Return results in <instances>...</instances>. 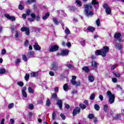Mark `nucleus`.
<instances>
[{
    "instance_id": "1",
    "label": "nucleus",
    "mask_w": 124,
    "mask_h": 124,
    "mask_svg": "<svg viewBox=\"0 0 124 124\" xmlns=\"http://www.w3.org/2000/svg\"><path fill=\"white\" fill-rule=\"evenodd\" d=\"M93 4H98V1L93 0L92 3L84 5V13L87 17H92L93 16V13L90 11V9L93 8Z\"/></svg>"
},
{
    "instance_id": "2",
    "label": "nucleus",
    "mask_w": 124,
    "mask_h": 124,
    "mask_svg": "<svg viewBox=\"0 0 124 124\" xmlns=\"http://www.w3.org/2000/svg\"><path fill=\"white\" fill-rule=\"evenodd\" d=\"M106 95L108 97V102L110 104H113L115 102V95L112 93L111 91H107Z\"/></svg>"
},
{
    "instance_id": "3",
    "label": "nucleus",
    "mask_w": 124,
    "mask_h": 124,
    "mask_svg": "<svg viewBox=\"0 0 124 124\" xmlns=\"http://www.w3.org/2000/svg\"><path fill=\"white\" fill-rule=\"evenodd\" d=\"M72 79L71 80V82L72 85L77 86V87L80 86V85L81 84V83L80 82V81L76 82V81H75V80H76V76H73L72 77Z\"/></svg>"
},
{
    "instance_id": "4",
    "label": "nucleus",
    "mask_w": 124,
    "mask_h": 124,
    "mask_svg": "<svg viewBox=\"0 0 124 124\" xmlns=\"http://www.w3.org/2000/svg\"><path fill=\"white\" fill-rule=\"evenodd\" d=\"M102 57H106V54L109 52V47L105 46L103 47L102 50Z\"/></svg>"
},
{
    "instance_id": "5",
    "label": "nucleus",
    "mask_w": 124,
    "mask_h": 124,
    "mask_svg": "<svg viewBox=\"0 0 124 124\" xmlns=\"http://www.w3.org/2000/svg\"><path fill=\"white\" fill-rule=\"evenodd\" d=\"M69 53V51L67 49L62 50L61 53H58V56H67L68 53Z\"/></svg>"
},
{
    "instance_id": "6",
    "label": "nucleus",
    "mask_w": 124,
    "mask_h": 124,
    "mask_svg": "<svg viewBox=\"0 0 124 124\" xmlns=\"http://www.w3.org/2000/svg\"><path fill=\"white\" fill-rule=\"evenodd\" d=\"M103 7L105 8V9H106V12L107 14L110 15V14H111V9L108 7V5H107V4H104Z\"/></svg>"
},
{
    "instance_id": "7",
    "label": "nucleus",
    "mask_w": 124,
    "mask_h": 124,
    "mask_svg": "<svg viewBox=\"0 0 124 124\" xmlns=\"http://www.w3.org/2000/svg\"><path fill=\"white\" fill-rule=\"evenodd\" d=\"M21 31H25L26 34L29 35L30 34V29L28 27H24L20 29Z\"/></svg>"
},
{
    "instance_id": "8",
    "label": "nucleus",
    "mask_w": 124,
    "mask_h": 124,
    "mask_svg": "<svg viewBox=\"0 0 124 124\" xmlns=\"http://www.w3.org/2000/svg\"><path fill=\"white\" fill-rule=\"evenodd\" d=\"M58 50H59V46L54 45L50 47L49 51L50 52H55V51H58Z\"/></svg>"
},
{
    "instance_id": "9",
    "label": "nucleus",
    "mask_w": 124,
    "mask_h": 124,
    "mask_svg": "<svg viewBox=\"0 0 124 124\" xmlns=\"http://www.w3.org/2000/svg\"><path fill=\"white\" fill-rule=\"evenodd\" d=\"M73 62L72 61H70V62H68L66 64V66L68 68L71 69L73 68L74 67V66H73Z\"/></svg>"
},
{
    "instance_id": "10",
    "label": "nucleus",
    "mask_w": 124,
    "mask_h": 124,
    "mask_svg": "<svg viewBox=\"0 0 124 124\" xmlns=\"http://www.w3.org/2000/svg\"><path fill=\"white\" fill-rule=\"evenodd\" d=\"M121 36H122V34L120 33H116L114 34V37L119 41H122L121 39Z\"/></svg>"
},
{
    "instance_id": "11",
    "label": "nucleus",
    "mask_w": 124,
    "mask_h": 124,
    "mask_svg": "<svg viewBox=\"0 0 124 124\" xmlns=\"http://www.w3.org/2000/svg\"><path fill=\"white\" fill-rule=\"evenodd\" d=\"M5 17L11 21H15L16 20L15 16H11L8 14L5 15Z\"/></svg>"
},
{
    "instance_id": "12",
    "label": "nucleus",
    "mask_w": 124,
    "mask_h": 124,
    "mask_svg": "<svg viewBox=\"0 0 124 124\" xmlns=\"http://www.w3.org/2000/svg\"><path fill=\"white\" fill-rule=\"evenodd\" d=\"M80 113V108L78 107L76 108L75 109H74L73 112V115L74 116H75L76 114H79Z\"/></svg>"
},
{
    "instance_id": "13",
    "label": "nucleus",
    "mask_w": 124,
    "mask_h": 124,
    "mask_svg": "<svg viewBox=\"0 0 124 124\" xmlns=\"http://www.w3.org/2000/svg\"><path fill=\"white\" fill-rule=\"evenodd\" d=\"M33 47H34V49H35V50H36V51H39V50L41 49V47L39 46L37 43H36L33 45Z\"/></svg>"
},
{
    "instance_id": "14",
    "label": "nucleus",
    "mask_w": 124,
    "mask_h": 124,
    "mask_svg": "<svg viewBox=\"0 0 124 124\" xmlns=\"http://www.w3.org/2000/svg\"><path fill=\"white\" fill-rule=\"evenodd\" d=\"M57 104L60 109L62 108V101L61 100H57Z\"/></svg>"
},
{
    "instance_id": "15",
    "label": "nucleus",
    "mask_w": 124,
    "mask_h": 124,
    "mask_svg": "<svg viewBox=\"0 0 124 124\" xmlns=\"http://www.w3.org/2000/svg\"><path fill=\"white\" fill-rule=\"evenodd\" d=\"M88 80L91 83H93L94 81V77L93 75H90L88 76Z\"/></svg>"
},
{
    "instance_id": "16",
    "label": "nucleus",
    "mask_w": 124,
    "mask_h": 124,
    "mask_svg": "<svg viewBox=\"0 0 124 124\" xmlns=\"http://www.w3.org/2000/svg\"><path fill=\"white\" fill-rule=\"evenodd\" d=\"M96 56H102V51L100 50H97L95 52Z\"/></svg>"
},
{
    "instance_id": "17",
    "label": "nucleus",
    "mask_w": 124,
    "mask_h": 124,
    "mask_svg": "<svg viewBox=\"0 0 124 124\" xmlns=\"http://www.w3.org/2000/svg\"><path fill=\"white\" fill-rule=\"evenodd\" d=\"M29 93H34V89L31 87H29L28 89Z\"/></svg>"
},
{
    "instance_id": "18",
    "label": "nucleus",
    "mask_w": 124,
    "mask_h": 124,
    "mask_svg": "<svg viewBox=\"0 0 124 124\" xmlns=\"http://www.w3.org/2000/svg\"><path fill=\"white\" fill-rule=\"evenodd\" d=\"M36 1V0H28L26 3V4H31V3H33V2H35Z\"/></svg>"
},
{
    "instance_id": "19",
    "label": "nucleus",
    "mask_w": 124,
    "mask_h": 124,
    "mask_svg": "<svg viewBox=\"0 0 124 124\" xmlns=\"http://www.w3.org/2000/svg\"><path fill=\"white\" fill-rule=\"evenodd\" d=\"M31 76L32 77H37V76H38V72H32L31 74Z\"/></svg>"
},
{
    "instance_id": "20",
    "label": "nucleus",
    "mask_w": 124,
    "mask_h": 124,
    "mask_svg": "<svg viewBox=\"0 0 124 124\" xmlns=\"http://www.w3.org/2000/svg\"><path fill=\"white\" fill-rule=\"evenodd\" d=\"M97 65H98V64L96 62L94 61L92 62V66L93 68H96V67H97Z\"/></svg>"
},
{
    "instance_id": "21",
    "label": "nucleus",
    "mask_w": 124,
    "mask_h": 124,
    "mask_svg": "<svg viewBox=\"0 0 124 124\" xmlns=\"http://www.w3.org/2000/svg\"><path fill=\"white\" fill-rule=\"evenodd\" d=\"M122 45L120 44H117L115 45V48L117 49V50H121L122 49Z\"/></svg>"
},
{
    "instance_id": "22",
    "label": "nucleus",
    "mask_w": 124,
    "mask_h": 124,
    "mask_svg": "<svg viewBox=\"0 0 124 124\" xmlns=\"http://www.w3.org/2000/svg\"><path fill=\"white\" fill-rule=\"evenodd\" d=\"M82 70L85 71V72H87V73L90 71V69H89V67L88 66H84L82 68Z\"/></svg>"
},
{
    "instance_id": "23",
    "label": "nucleus",
    "mask_w": 124,
    "mask_h": 124,
    "mask_svg": "<svg viewBox=\"0 0 124 124\" xmlns=\"http://www.w3.org/2000/svg\"><path fill=\"white\" fill-rule=\"evenodd\" d=\"M87 31H90V32H93L94 31V28L93 27H89L87 28Z\"/></svg>"
},
{
    "instance_id": "24",
    "label": "nucleus",
    "mask_w": 124,
    "mask_h": 124,
    "mask_svg": "<svg viewBox=\"0 0 124 124\" xmlns=\"http://www.w3.org/2000/svg\"><path fill=\"white\" fill-rule=\"evenodd\" d=\"M50 16V14L49 13H47L46 14V15L44 16H43V20H46V19L48 18V17Z\"/></svg>"
},
{
    "instance_id": "25",
    "label": "nucleus",
    "mask_w": 124,
    "mask_h": 124,
    "mask_svg": "<svg viewBox=\"0 0 124 124\" xmlns=\"http://www.w3.org/2000/svg\"><path fill=\"white\" fill-rule=\"evenodd\" d=\"M103 110L105 113H107V111H108V106L107 105H105L104 106Z\"/></svg>"
},
{
    "instance_id": "26",
    "label": "nucleus",
    "mask_w": 124,
    "mask_h": 124,
    "mask_svg": "<svg viewBox=\"0 0 124 124\" xmlns=\"http://www.w3.org/2000/svg\"><path fill=\"white\" fill-rule=\"evenodd\" d=\"M52 20L55 25H59V24H60V23L59 22V21H58L56 18L53 17Z\"/></svg>"
},
{
    "instance_id": "27",
    "label": "nucleus",
    "mask_w": 124,
    "mask_h": 124,
    "mask_svg": "<svg viewBox=\"0 0 124 124\" xmlns=\"http://www.w3.org/2000/svg\"><path fill=\"white\" fill-rule=\"evenodd\" d=\"M113 74L115 76V77H121V75L119 73L113 72Z\"/></svg>"
},
{
    "instance_id": "28",
    "label": "nucleus",
    "mask_w": 124,
    "mask_h": 124,
    "mask_svg": "<svg viewBox=\"0 0 124 124\" xmlns=\"http://www.w3.org/2000/svg\"><path fill=\"white\" fill-rule=\"evenodd\" d=\"M76 2L78 4V6H79V7H80V6H82V2H81V1H80L79 0H77L76 1Z\"/></svg>"
},
{
    "instance_id": "29",
    "label": "nucleus",
    "mask_w": 124,
    "mask_h": 124,
    "mask_svg": "<svg viewBox=\"0 0 124 124\" xmlns=\"http://www.w3.org/2000/svg\"><path fill=\"white\" fill-rule=\"evenodd\" d=\"M65 32L66 34H70V31L67 27L65 28Z\"/></svg>"
},
{
    "instance_id": "30",
    "label": "nucleus",
    "mask_w": 124,
    "mask_h": 124,
    "mask_svg": "<svg viewBox=\"0 0 124 124\" xmlns=\"http://www.w3.org/2000/svg\"><path fill=\"white\" fill-rule=\"evenodd\" d=\"M25 79L26 81H28L30 79V75L29 74H26L25 76Z\"/></svg>"
},
{
    "instance_id": "31",
    "label": "nucleus",
    "mask_w": 124,
    "mask_h": 124,
    "mask_svg": "<svg viewBox=\"0 0 124 124\" xmlns=\"http://www.w3.org/2000/svg\"><path fill=\"white\" fill-rule=\"evenodd\" d=\"M51 67L52 68H53V69H54V70H56V69H57V65L56 64V63H53L51 65Z\"/></svg>"
},
{
    "instance_id": "32",
    "label": "nucleus",
    "mask_w": 124,
    "mask_h": 124,
    "mask_svg": "<svg viewBox=\"0 0 124 124\" xmlns=\"http://www.w3.org/2000/svg\"><path fill=\"white\" fill-rule=\"evenodd\" d=\"M96 24L97 25V27H99L100 25V19L98 18L97 20H96Z\"/></svg>"
},
{
    "instance_id": "33",
    "label": "nucleus",
    "mask_w": 124,
    "mask_h": 124,
    "mask_svg": "<svg viewBox=\"0 0 124 124\" xmlns=\"http://www.w3.org/2000/svg\"><path fill=\"white\" fill-rule=\"evenodd\" d=\"M17 84L20 87H23V86H24V82H23V81L18 82Z\"/></svg>"
},
{
    "instance_id": "34",
    "label": "nucleus",
    "mask_w": 124,
    "mask_h": 124,
    "mask_svg": "<svg viewBox=\"0 0 124 124\" xmlns=\"http://www.w3.org/2000/svg\"><path fill=\"white\" fill-rule=\"evenodd\" d=\"M13 107H14V103L10 104L8 105V107L9 109H12V108H13Z\"/></svg>"
},
{
    "instance_id": "35",
    "label": "nucleus",
    "mask_w": 124,
    "mask_h": 124,
    "mask_svg": "<svg viewBox=\"0 0 124 124\" xmlns=\"http://www.w3.org/2000/svg\"><path fill=\"white\" fill-rule=\"evenodd\" d=\"M111 80L113 83H117V82H118V79H117L116 78H112Z\"/></svg>"
},
{
    "instance_id": "36",
    "label": "nucleus",
    "mask_w": 124,
    "mask_h": 124,
    "mask_svg": "<svg viewBox=\"0 0 124 124\" xmlns=\"http://www.w3.org/2000/svg\"><path fill=\"white\" fill-rule=\"evenodd\" d=\"M22 59L24 62H27L28 61V58L25 55L22 56Z\"/></svg>"
},
{
    "instance_id": "37",
    "label": "nucleus",
    "mask_w": 124,
    "mask_h": 124,
    "mask_svg": "<svg viewBox=\"0 0 124 124\" xmlns=\"http://www.w3.org/2000/svg\"><path fill=\"white\" fill-rule=\"evenodd\" d=\"M94 109H95V110H96V111H98V110H99V106L97 104H96L94 105Z\"/></svg>"
},
{
    "instance_id": "38",
    "label": "nucleus",
    "mask_w": 124,
    "mask_h": 124,
    "mask_svg": "<svg viewBox=\"0 0 124 124\" xmlns=\"http://www.w3.org/2000/svg\"><path fill=\"white\" fill-rule=\"evenodd\" d=\"M50 104H51V102H50V100L47 99L46 100V106H47V107L50 106Z\"/></svg>"
},
{
    "instance_id": "39",
    "label": "nucleus",
    "mask_w": 124,
    "mask_h": 124,
    "mask_svg": "<svg viewBox=\"0 0 124 124\" xmlns=\"http://www.w3.org/2000/svg\"><path fill=\"white\" fill-rule=\"evenodd\" d=\"M56 116L57 115L56 114V112H53L52 115V120H55V119H56Z\"/></svg>"
},
{
    "instance_id": "40",
    "label": "nucleus",
    "mask_w": 124,
    "mask_h": 124,
    "mask_svg": "<svg viewBox=\"0 0 124 124\" xmlns=\"http://www.w3.org/2000/svg\"><path fill=\"white\" fill-rule=\"evenodd\" d=\"M5 73V69H0V74H4Z\"/></svg>"
},
{
    "instance_id": "41",
    "label": "nucleus",
    "mask_w": 124,
    "mask_h": 124,
    "mask_svg": "<svg viewBox=\"0 0 124 124\" xmlns=\"http://www.w3.org/2000/svg\"><path fill=\"white\" fill-rule=\"evenodd\" d=\"M120 118H121V114H120L116 115L115 117V120H119Z\"/></svg>"
},
{
    "instance_id": "42",
    "label": "nucleus",
    "mask_w": 124,
    "mask_h": 124,
    "mask_svg": "<svg viewBox=\"0 0 124 124\" xmlns=\"http://www.w3.org/2000/svg\"><path fill=\"white\" fill-rule=\"evenodd\" d=\"M68 89V86H67V84H65L63 85V90L64 91H66Z\"/></svg>"
},
{
    "instance_id": "43",
    "label": "nucleus",
    "mask_w": 124,
    "mask_h": 124,
    "mask_svg": "<svg viewBox=\"0 0 124 124\" xmlns=\"http://www.w3.org/2000/svg\"><path fill=\"white\" fill-rule=\"evenodd\" d=\"M22 93L23 96H24V97L27 98V97L28 96V94H27V92H22Z\"/></svg>"
},
{
    "instance_id": "44",
    "label": "nucleus",
    "mask_w": 124,
    "mask_h": 124,
    "mask_svg": "<svg viewBox=\"0 0 124 124\" xmlns=\"http://www.w3.org/2000/svg\"><path fill=\"white\" fill-rule=\"evenodd\" d=\"M52 97L54 99H58V96H57V94H56V93H53Z\"/></svg>"
},
{
    "instance_id": "45",
    "label": "nucleus",
    "mask_w": 124,
    "mask_h": 124,
    "mask_svg": "<svg viewBox=\"0 0 124 124\" xmlns=\"http://www.w3.org/2000/svg\"><path fill=\"white\" fill-rule=\"evenodd\" d=\"M80 107L81 108V109H85L86 108V106L83 104H80L79 105Z\"/></svg>"
},
{
    "instance_id": "46",
    "label": "nucleus",
    "mask_w": 124,
    "mask_h": 124,
    "mask_svg": "<svg viewBox=\"0 0 124 124\" xmlns=\"http://www.w3.org/2000/svg\"><path fill=\"white\" fill-rule=\"evenodd\" d=\"M95 96L94 95V94H92L90 96V99L91 100H93L94 99V97Z\"/></svg>"
},
{
    "instance_id": "47",
    "label": "nucleus",
    "mask_w": 124,
    "mask_h": 124,
    "mask_svg": "<svg viewBox=\"0 0 124 124\" xmlns=\"http://www.w3.org/2000/svg\"><path fill=\"white\" fill-rule=\"evenodd\" d=\"M1 55H5V54H6V50L4 49H2L1 50Z\"/></svg>"
},
{
    "instance_id": "48",
    "label": "nucleus",
    "mask_w": 124,
    "mask_h": 124,
    "mask_svg": "<svg viewBox=\"0 0 124 124\" xmlns=\"http://www.w3.org/2000/svg\"><path fill=\"white\" fill-rule=\"evenodd\" d=\"M93 117H94V116H93V114H90L88 116V118L90 120H92V119H93Z\"/></svg>"
},
{
    "instance_id": "49",
    "label": "nucleus",
    "mask_w": 124,
    "mask_h": 124,
    "mask_svg": "<svg viewBox=\"0 0 124 124\" xmlns=\"http://www.w3.org/2000/svg\"><path fill=\"white\" fill-rule=\"evenodd\" d=\"M35 19H36V20L38 22V21H40V16H35Z\"/></svg>"
},
{
    "instance_id": "50",
    "label": "nucleus",
    "mask_w": 124,
    "mask_h": 124,
    "mask_svg": "<svg viewBox=\"0 0 124 124\" xmlns=\"http://www.w3.org/2000/svg\"><path fill=\"white\" fill-rule=\"evenodd\" d=\"M80 43L82 46H85L86 45V42L83 40L80 42Z\"/></svg>"
},
{
    "instance_id": "51",
    "label": "nucleus",
    "mask_w": 124,
    "mask_h": 124,
    "mask_svg": "<svg viewBox=\"0 0 124 124\" xmlns=\"http://www.w3.org/2000/svg\"><path fill=\"white\" fill-rule=\"evenodd\" d=\"M29 108L31 110H32L33 109V105L30 104L29 105Z\"/></svg>"
},
{
    "instance_id": "52",
    "label": "nucleus",
    "mask_w": 124,
    "mask_h": 124,
    "mask_svg": "<svg viewBox=\"0 0 124 124\" xmlns=\"http://www.w3.org/2000/svg\"><path fill=\"white\" fill-rule=\"evenodd\" d=\"M20 62H21V59H16V64H18V63H20Z\"/></svg>"
},
{
    "instance_id": "53",
    "label": "nucleus",
    "mask_w": 124,
    "mask_h": 124,
    "mask_svg": "<svg viewBox=\"0 0 124 124\" xmlns=\"http://www.w3.org/2000/svg\"><path fill=\"white\" fill-rule=\"evenodd\" d=\"M34 31H35L36 32H39L40 31V29L37 28H35L34 29Z\"/></svg>"
},
{
    "instance_id": "54",
    "label": "nucleus",
    "mask_w": 124,
    "mask_h": 124,
    "mask_svg": "<svg viewBox=\"0 0 124 124\" xmlns=\"http://www.w3.org/2000/svg\"><path fill=\"white\" fill-rule=\"evenodd\" d=\"M15 37L16 38H18V37H19V32L16 31Z\"/></svg>"
},
{
    "instance_id": "55",
    "label": "nucleus",
    "mask_w": 124,
    "mask_h": 124,
    "mask_svg": "<svg viewBox=\"0 0 124 124\" xmlns=\"http://www.w3.org/2000/svg\"><path fill=\"white\" fill-rule=\"evenodd\" d=\"M18 8L19 9H20V10H23V9H24V6H23V5H19L18 6Z\"/></svg>"
},
{
    "instance_id": "56",
    "label": "nucleus",
    "mask_w": 124,
    "mask_h": 124,
    "mask_svg": "<svg viewBox=\"0 0 124 124\" xmlns=\"http://www.w3.org/2000/svg\"><path fill=\"white\" fill-rule=\"evenodd\" d=\"M49 74L50 75V76H54L55 75V73L53 71L49 72Z\"/></svg>"
},
{
    "instance_id": "57",
    "label": "nucleus",
    "mask_w": 124,
    "mask_h": 124,
    "mask_svg": "<svg viewBox=\"0 0 124 124\" xmlns=\"http://www.w3.org/2000/svg\"><path fill=\"white\" fill-rule=\"evenodd\" d=\"M34 54V52H33V51H30L29 52V55L30 56V57H32L33 56Z\"/></svg>"
},
{
    "instance_id": "58",
    "label": "nucleus",
    "mask_w": 124,
    "mask_h": 124,
    "mask_svg": "<svg viewBox=\"0 0 124 124\" xmlns=\"http://www.w3.org/2000/svg\"><path fill=\"white\" fill-rule=\"evenodd\" d=\"M28 21H29L30 22H33V21H34V18L31 17V18H28Z\"/></svg>"
},
{
    "instance_id": "59",
    "label": "nucleus",
    "mask_w": 124,
    "mask_h": 124,
    "mask_svg": "<svg viewBox=\"0 0 124 124\" xmlns=\"http://www.w3.org/2000/svg\"><path fill=\"white\" fill-rule=\"evenodd\" d=\"M60 116L61 118H62V120H65V116H64V115H63V114H61Z\"/></svg>"
},
{
    "instance_id": "60",
    "label": "nucleus",
    "mask_w": 124,
    "mask_h": 124,
    "mask_svg": "<svg viewBox=\"0 0 124 124\" xmlns=\"http://www.w3.org/2000/svg\"><path fill=\"white\" fill-rule=\"evenodd\" d=\"M31 16L32 18H33V19H34V18H35V17H36V16H35V14H33V13H31Z\"/></svg>"
},
{
    "instance_id": "61",
    "label": "nucleus",
    "mask_w": 124,
    "mask_h": 124,
    "mask_svg": "<svg viewBox=\"0 0 124 124\" xmlns=\"http://www.w3.org/2000/svg\"><path fill=\"white\" fill-rule=\"evenodd\" d=\"M76 7L75 6H73L72 7L71 10H72V11H75L76 10Z\"/></svg>"
},
{
    "instance_id": "62",
    "label": "nucleus",
    "mask_w": 124,
    "mask_h": 124,
    "mask_svg": "<svg viewBox=\"0 0 124 124\" xmlns=\"http://www.w3.org/2000/svg\"><path fill=\"white\" fill-rule=\"evenodd\" d=\"M15 30V27L12 26L11 27V31H12V32H13Z\"/></svg>"
},
{
    "instance_id": "63",
    "label": "nucleus",
    "mask_w": 124,
    "mask_h": 124,
    "mask_svg": "<svg viewBox=\"0 0 124 124\" xmlns=\"http://www.w3.org/2000/svg\"><path fill=\"white\" fill-rule=\"evenodd\" d=\"M31 14V10H28L26 11V15L29 16Z\"/></svg>"
},
{
    "instance_id": "64",
    "label": "nucleus",
    "mask_w": 124,
    "mask_h": 124,
    "mask_svg": "<svg viewBox=\"0 0 124 124\" xmlns=\"http://www.w3.org/2000/svg\"><path fill=\"white\" fill-rule=\"evenodd\" d=\"M25 46H28L29 45V41L28 40H26V41L25 42Z\"/></svg>"
}]
</instances>
